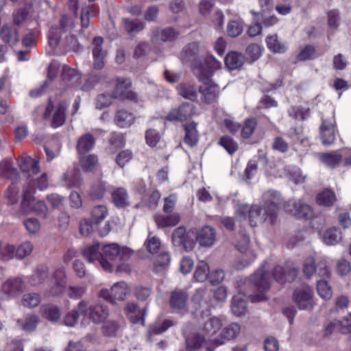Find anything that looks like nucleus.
I'll use <instances>...</instances> for the list:
<instances>
[{
  "label": "nucleus",
  "instance_id": "12",
  "mask_svg": "<svg viewBox=\"0 0 351 351\" xmlns=\"http://www.w3.org/2000/svg\"><path fill=\"white\" fill-rule=\"evenodd\" d=\"M194 114L193 106L190 103H184L178 108L172 109L165 117L169 121H184Z\"/></svg>",
  "mask_w": 351,
  "mask_h": 351
},
{
  "label": "nucleus",
  "instance_id": "33",
  "mask_svg": "<svg viewBox=\"0 0 351 351\" xmlns=\"http://www.w3.org/2000/svg\"><path fill=\"white\" fill-rule=\"evenodd\" d=\"M244 60L245 58L242 53L231 51L227 54L225 58V64L229 69L234 70L243 65Z\"/></svg>",
  "mask_w": 351,
  "mask_h": 351
},
{
  "label": "nucleus",
  "instance_id": "42",
  "mask_svg": "<svg viewBox=\"0 0 351 351\" xmlns=\"http://www.w3.org/2000/svg\"><path fill=\"white\" fill-rule=\"evenodd\" d=\"M66 106L64 103H61L58 104L53 115V119L51 121L52 127L58 128L64 124L66 119Z\"/></svg>",
  "mask_w": 351,
  "mask_h": 351
},
{
  "label": "nucleus",
  "instance_id": "28",
  "mask_svg": "<svg viewBox=\"0 0 351 351\" xmlns=\"http://www.w3.org/2000/svg\"><path fill=\"white\" fill-rule=\"evenodd\" d=\"M184 129L185 131L184 142L190 147H193L197 144L199 139V132L197 130V123L191 122L190 123L184 124Z\"/></svg>",
  "mask_w": 351,
  "mask_h": 351
},
{
  "label": "nucleus",
  "instance_id": "56",
  "mask_svg": "<svg viewBox=\"0 0 351 351\" xmlns=\"http://www.w3.org/2000/svg\"><path fill=\"white\" fill-rule=\"evenodd\" d=\"M40 302V297L38 293H30L23 296L22 304L24 306L34 308Z\"/></svg>",
  "mask_w": 351,
  "mask_h": 351
},
{
  "label": "nucleus",
  "instance_id": "2",
  "mask_svg": "<svg viewBox=\"0 0 351 351\" xmlns=\"http://www.w3.org/2000/svg\"><path fill=\"white\" fill-rule=\"evenodd\" d=\"M132 254L133 251L129 247L120 246L114 243L106 244L101 248V259H99V265L104 271L111 272L117 261L128 260Z\"/></svg>",
  "mask_w": 351,
  "mask_h": 351
},
{
  "label": "nucleus",
  "instance_id": "15",
  "mask_svg": "<svg viewBox=\"0 0 351 351\" xmlns=\"http://www.w3.org/2000/svg\"><path fill=\"white\" fill-rule=\"evenodd\" d=\"M297 274V269L289 264L285 266H276L273 271V277L281 284L293 280Z\"/></svg>",
  "mask_w": 351,
  "mask_h": 351
},
{
  "label": "nucleus",
  "instance_id": "60",
  "mask_svg": "<svg viewBox=\"0 0 351 351\" xmlns=\"http://www.w3.org/2000/svg\"><path fill=\"white\" fill-rule=\"evenodd\" d=\"M38 322V319L37 316L29 315L25 318L24 323H22L20 320L18 321V323L23 330L25 331H32L36 328Z\"/></svg>",
  "mask_w": 351,
  "mask_h": 351
},
{
  "label": "nucleus",
  "instance_id": "4",
  "mask_svg": "<svg viewBox=\"0 0 351 351\" xmlns=\"http://www.w3.org/2000/svg\"><path fill=\"white\" fill-rule=\"evenodd\" d=\"M269 213L266 208H261L258 205H241L236 213L237 218L240 220L248 219L250 226L255 227L259 223L265 222L267 219L269 220Z\"/></svg>",
  "mask_w": 351,
  "mask_h": 351
},
{
  "label": "nucleus",
  "instance_id": "39",
  "mask_svg": "<svg viewBox=\"0 0 351 351\" xmlns=\"http://www.w3.org/2000/svg\"><path fill=\"white\" fill-rule=\"evenodd\" d=\"M231 310L236 316H241L245 313L247 311L246 301L240 294L233 297Z\"/></svg>",
  "mask_w": 351,
  "mask_h": 351
},
{
  "label": "nucleus",
  "instance_id": "27",
  "mask_svg": "<svg viewBox=\"0 0 351 351\" xmlns=\"http://www.w3.org/2000/svg\"><path fill=\"white\" fill-rule=\"evenodd\" d=\"M189 296L186 292L176 289L172 291L170 298V305L176 309H184L188 302Z\"/></svg>",
  "mask_w": 351,
  "mask_h": 351
},
{
  "label": "nucleus",
  "instance_id": "36",
  "mask_svg": "<svg viewBox=\"0 0 351 351\" xmlns=\"http://www.w3.org/2000/svg\"><path fill=\"white\" fill-rule=\"evenodd\" d=\"M266 43L268 49L274 53H282L287 49V45L280 40L276 34L268 36L266 38Z\"/></svg>",
  "mask_w": 351,
  "mask_h": 351
},
{
  "label": "nucleus",
  "instance_id": "14",
  "mask_svg": "<svg viewBox=\"0 0 351 351\" xmlns=\"http://www.w3.org/2000/svg\"><path fill=\"white\" fill-rule=\"evenodd\" d=\"M34 182H29L23 189L22 199L20 203V212L23 214H29L32 211L34 198Z\"/></svg>",
  "mask_w": 351,
  "mask_h": 351
},
{
  "label": "nucleus",
  "instance_id": "18",
  "mask_svg": "<svg viewBox=\"0 0 351 351\" xmlns=\"http://www.w3.org/2000/svg\"><path fill=\"white\" fill-rule=\"evenodd\" d=\"M123 311L133 324H144L146 308L140 310L138 304L130 302L126 304Z\"/></svg>",
  "mask_w": 351,
  "mask_h": 351
},
{
  "label": "nucleus",
  "instance_id": "25",
  "mask_svg": "<svg viewBox=\"0 0 351 351\" xmlns=\"http://www.w3.org/2000/svg\"><path fill=\"white\" fill-rule=\"evenodd\" d=\"M241 332V326L239 324L232 323L226 327L221 332V339H213V343L217 346L221 345L226 340H231L237 337Z\"/></svg>",
  "mask_w": 351,
  "mask_h": 351
},
{
  "label": "nucleus",
  "instance_id": "29",
  "mask_svg": "<svg viewBox=\"0 0 351 351\" xmlns=\"http://www.w3.org/2000/svg\"><path fill=\"white\" fill-rule=\"evenodd\" d=\"M95 143V139L90 134H86L79 138L77 141V151L79 155H84L90 151Z\"/></svg>",
  "mask_w": 351,
  "mask_h": 351
},
{
  "label": "nucleus",
  "instance_id": "44",
  "mask_svg": "<svg viewBox=\"0 0 351 351\" xmlns=\"http://www.w3.org/2000/svg\"><path fill=\"white\" fill-rule=\"evenodd\" d=\"M289 115L292 118L304 121L310 117V109L302 106H291L288 110Z\"/></svg>",
  "mask_w": 351,
  "mask_h": 351
},
{
  "label": "nucleus",
  "instance_id": "10",
  "mask_svg": "<svg viewBox=\"0 0 351 351\" xmlns=\"http://www.w3.org/2000/svg\"><path fill=\"white\" fill-rule=\"evenodd\" d=\"M132 83L129 79L118 78L117 80L116 86L112 91V97L113 98H121L122 99H128L133 101H137L138 95L136 93L129 90Z\"/></svg>",
  "mask_w": 351,
  "mask_h": 351
},
{
  "label": "nucleus",
  "instance_id": "17",
  "mask_svg": "<svg viewBox=\"0 0 351 351\" xmlns=\"http://www.w3.org/2000/svg\"><path fill=\"white\" fill-rule=\"evenodd\" d=\"M25 289L24 281L19 277L10 278L2 285L3 292L10 297H16Z\"/></svg>",
  "mask_w": 351,
  "mask_h": 351
},
{
  "label": "nucleus",
  "instance_id": "22",
  "mask_svg": "<svg viewBox=\"0 0 351 351\" xmlns=\"http://www.w3.org/2000/svg\"><path fill=\"white\" fill-rule=\"evenodd\" d=\"M320 136L324 145H330L335 139V125L327 120L323 119L320 126Z\"/></svg>",
  "mask_w": 351,
  "mask_h": 351
},
{
  "label": "nucleus",
  "instance_id": "52",
  "mask_svg": "<svg viewBox=\"0 0 351 351\" xmlns=\"http://www.w3.org/2000/svg\"><path fill=\"white\" fill-rule=\"evenodd\" d=\"M256 125L257 121L255 119H246L241 128V136L243 138H250L254 132Z\"/></svg>",
  "mask_w": 351,
  "mask_h": 351
},
{
  "label": "nucleus",
  "instance_id": "55",
  "mask_svg": "<svg viewBox=\"0 0 351 351\" xmlns=\"http://www.w3.org/2000/svg\"><path fill=\"white\" fill-rule=\"evenodd\" d=\"M317 291L319 295L325 300H328L332 297V292L331 287L326 280H321L317 283Z\"/></svg>",
  "mask_w": 351,
  "mask_h": 351
},
{
  "label": "nucleus",
  "instance_id": "64",
  "mask_svg": "<svg viewBox=\"0 0 351 351\" xmlns=\"http://www.w3.org/2000/svg\"><path fill=\"white\" fill-rule=\"evenodd\" d=\"M48 210V206L45 202L43 200H38L34 202L32 213H34L38 216L47 218Z\"/></svg>",
  "mask_w": 351,
  "mask_h": 351
},
{
  "label": "nucleus",
  "instance_id": "61",
  "mask_svg": "<svg viewBox=\"0 0 351 351\" xmlns=\"http://www.w3.org/2000/svg\"><path fill=\"white\" fill-rule=\"evenodd\" d=\"M340 21V14L337 10H332L328 12V25L332 30H336Z\"/></svg>",
  "mask_w": 351,
  "mask_h": 351
},
{
  "label": "nucleus",
  "instance_id": "59",
  "mask_svg": "<svg viewBox=\"0 0 351 351\" xmlns=\"http://www.w3.org/2000/svg\"><path fill=\"white\" fill-rule=\"evenodd\" d=\"M302 270L306 278H311L315 274L316 265L313 257L310 256L304 260Z\"/></svg>",
  "mask_w": 351,
  "mask_h": 351
},
{
  "label": "nucleus",
  "instance_id": "20",
  "mask_svg": "<svg viewBox=\"0 0 351 351\" xmlns=\"http://www.w3.org/2000/svg\"><path fill=\"white\" fill-rule=\"evenodd\" d=\"M88 313V302L81 300L77 306L69 311L64 317V322L68 326H74L80 316H85Z\"/></svg>",
  "mask_w": 351,
  "mask_h": 351
},
{
  "label": "nucleus",
  "instance_id": "30",
  "mask_svg": "<svg viewBox=\"0 0 351 351\" xmlns=\"http://www.w3.org/2000/svg\"><path fill=\"white\" fill-rule=\"evenodd\" d=\"M178 36L177 32L171 28L156 30L153 33L152 40L156 44L174 40Z\"/></svg>",
  "mask_w": 351,
  "mask_h": 351
},
{
  "label": "nucleus",
  "instance_id": "46",
  "mask_svg": "<svg viewBox=\"0 0 351 351\" xmlns=\"http://www.w3.org/2000/svg\"><path fill=\"white\" fill-rule=\"evenodd\" d=\"M341 239L340 231L335 228L327 230L323 237L324 242L329 245H335Z\"/></svg>",
  "mask_w": 351,
  "mask_h": 351
},
{
  "label": "nucleus",
  "instance_id": "48",
  "mask_svg": "<svg viewBox=\"0 0 351 351\" xmlns=\"http://www.w3.org/2000/svg\"><path fill=\"white\" fill-rule=\"evenodd\" d=\"M108 214V210L105 205H97L91 210V218L93 221L98 225L101 221L104 219Z\"/></svg>",
  "mask_w": 351,
  "mask_h": 351
},
{
  "label": "nucleus",
  "instance_id": "41",
  "mask_svg": "<svg viewBox=\"0 0 351 351\" xmlns=\"http://www.w3.org/2000/svg\"><path fill=\"white\" fill-rule=\"evenodd\" d=\"M205 341V337L198 333H193L186 339V349L194 351L202 347Z\"/></svg>",
  "mask_w": 351,
  "mask_h": 351
},
{
  "label": "nucleus",
  "instance_id": "24",
  "mask_svg": "<svg viewBox=\"0 0 351 351\" xmlns=\"http://www.w3.org/2000/svg\"><path fill=\"white\" fill-rule=\"evenodd\" d=\"M154 218L159 228L176 226L180 221V216L177 213L167 216L156 214Z\"/></svg>",
  "mask_w": 351,
  "mask_h": 351
},
{
  "label": "nucleus",
  "instance_id": "35",
  "mask_svg": "<svg viewBox=\"0 0 351 351\" xmlns=\"http://www.w3.org/2000/svg\"><path fill=\"white\" fill-rule=\"evenodd\" d=\"M112 198L117 207L124 208L130 205L128 195L123 188L114 189L112 193Z\"/></svg>",
  "mask_w": 351,
  "mask_h": 351
},
{
  "label": "nucleus",
  "instance_id": "50",
  "mask_svg": "<svg viewBox=\"0 0 351 351\" xmlns=\"http://www.w3.org/2000/svg\"><path fill=\"white\" fill-rule=\"evenodd\" d=\"M101 327L102 332L108 337H114L120 328V324L116 320H106Z\"/></svg>",
  "mask_w": 351,
  "mask_h": 351
},
{
  "label": "nucleus",
  "instance_id": "1",
  "mask_svg": "<svg viewBox=\"0 0 351 351\" xmlns=\"http://www.w3.org/2000/svg\"><path fill=\"white\" fill-rule=\"evenodd\" d=\"M221 63L212 55L207 56L204 61L193 68V72L204 86L198 88L199 101L210 104L217 101L220 89L218 84L211 82L214 72L220 69Z\"/></svg>",
  "mask_w": 351,
  "mask_h": 351
},
{
  "label": "nucleus",
  "instance_id": "45",
  "mask_svg": "<svg viewBox=\"0 0 351 351\" xmlns=\"http://www.w3.org/2000/svg\"><path fill=\"white\" fill-rule=\"evenodd\" d=\"M209 274L210 269L208 265L204 261H200L197 265L194 273V278L197 282H204L210 277Z\"/></svg>",
  "mask_w": 351,
  "mask_h": 351
},
{
  "label": "nucleus",
  "instance_id": "51",
  "mask_svg": "<svg viewBox=\"0 0 351 351\" xmlns=\"http://www.w3.org/2000/svg\"><path fill=\"white\" fill-rule=\"evenodd\" d=\"M43 315L50 322H57L60 317V311L58 306L49 305L43 308Z\"/></svg>",
  "mask_w": 351,
  "mask_h": 351
},
{
  "label": "nucleus",
  "instance_id": "62",
  "mask_svg": "<svg viewBox=\"0 0 351 351\" xmlns=\"http://www.w3.org/2000/svg\"><path fill=\"white\" fill-rule=\"evenodd\" d=\"M26 230L31 234H35L40 230V224L36 218H28L23 221Z\"/></svg>",
  "mask_w": 351,
  "mask_h": 351
},
{
  "label": "nucleus",
  "instance_id": "23",
  "mask_svg": "<svg viewBox=\"0 0 351 351\" xmlns=\"http://www.w3.org/2000/svg\"><path fill=\"white\" fill-rule=\"evenodd\" d=\"M39 160L28 156H22L19 159V165L23 173L32 172L37 174L40 171Z\"/></svg>",
  "mask_w": 351,
  "mask_h": 351
},
{
  "label": "nucleus",
  "instance_id": "57",
  "mask_svg": "<svg viewBox=\"0 0 351 351\" xmlns=\"http://www.w3.org/2000/svg\"><path fill=\"white\" fill-rule=\"evenodd\" d=\"M125 30L130 34H135L145 27L144 23L134 20L125 19L123 20Z\"/></svg>",
  "mask_w": 351,
  "mask_h": 351
},
{
  "label": "nucleus",
  "instance_id": "38",
  "mask_svg": "<svg viewBox=\"0 0 351 351\" xmlns=\"http://www.w3.org/2000/svg\"><path fill=\"white\" fill-rule=\"evenodd\" d=\"M222 327L221 320L216 317L209 318L204 324L203 331L208 337L215 335Z\"/></svg>",
  "mask_w": 351,
  "mask_h": 351
},
{
  "label": "nucleus",
  "instance_id": "37",
  "mask_svg": "<svg viewBox=\"0 0 351 351\" xmlns=\"http://www.w3.org/2000/svg\"><path fill=\"white\" fill-rule=\"evenodd\" d=\"M99 250V243H97L85 247L83 255L88 262L94 263L97 261L99 263V259H101V251L100 252Z\"/></svg>",
  "mask_w": 351,
  "mask_h": 351
},
{
  "label": "nucleus",
  "instance_id": "5",
  "mask_svg": "<svg viewBox=\"0 0 351 351\" xmlns=\"http://www.w3.org/2000/svg\"><path fill=\"white\" fill-rule=\"evenodd\" d=\"M130 288L128 285L121 281L114 283L111 289H103L99 291V297L104 299L112 304H117V302H123L130 295Z\"/></svg>",
  "mask_w": 351,
  "mask_h": 351
},
{
  "label": "nucleus",
  "instance_id": "53",
  "mask_svg": "<svg viewBox=\"0 0 351 351\" xmlns=\"http://www.w3.org/2000/svg\"><path fill=\"white\" fill-rule=\"evenodd\" d=\"M219 144L221 145L230 154H233L238 149V145L231 137L223 136L220 138Z\"/></svg>",
  "mask_w": 351,
  "mask_h": 351
},
{
  "label": "nucleus",
  "instance_id": "43",
  "mask_svg": "<svg viewBox=\"0 0 351 351\" xmlns=\"http://www.w3.org/2000/svg\"><path fill=\"white\" fill-rule=\"evenodd\" d=\"M336 201V196L333 191L329 189H325L319 193L317 196V202L319 205L330 206Z\"/></svg>",
  "mask_w": 351,
  "mask_h": 351
},
{
  "label": "nucleus",
  "instance_id": "19",
  "mask_svg": "<svg viewBox=\"0 0 351 351\" xmlns=\"http://www.w3.org/2000/svg\"><path fill=\"white\" fill-rule=\"evenodd\" d=\"M172 241L174 245L182 246L187 251L193 250L195 246V242L189 239L185 228L182 226L174 230Z\"/></svg>",
  "mask_w": 351,
  "mask_h": 351
},
{
  "label": "nucleus",
  "instance_id": "16",
  "mask_svg": "<svg viewBox=\"0 0 351 351\" xmlns=\"http://www.w3.org/2000/svg\"><path fill=\"white\" fill-rule=\"evenodd\" d=\"M216 239V230L209 226H204L196 234V241L202 247H210L213 246Z\"/></svg>",
  "mask_w": 351,
  "mask_h": 351
},
{
  "label": "nucleus",
  "instance_id": "6",
  "mask_svg": "<svg viewBox=\"0 0 351 351\" xmlns=\"http://www.w3.org/2000/svg\"><path fill=\"white\" fill-rule=\"evenodd\" d=\"M59 23L60 27H51L48 34L49 45L53 48L58 45L62 34L69 32L74 27L73 19L67 15H62L60 19Z\"/></svg>",
  "mask_w": 351,
  "mask_h": 351
},
{
  "label": "nucleus",
  "instance_id": "54",
  "mask_svg": "<svg viewBox=\"0 0 351 351\" xmlns=\"http://www.w3.org/2000/svg\"><path fill=\"white\" fill-rule=\"evenodd\" d=\"M78 172V170L73 169L62 175V180L65 182L66 186L71 187L79 183Z\"/></svg>",
  "mask_w": 351,
  "mask_h": 351
},
{
  "label": "nucleus",
  "instance_id": "40",
  "mask_svg": "<svg viewBox=\"0 0 351 351\" xmlns=\"http://www.w3.org/2000/svg\"><path fill=\"white\" fill-rule=\"evenodd\" d=\"M134 119V118L132 113L120 110L116 113L114 121L118 126L125 128L130 126L133 123Z\"/></svg>",
  "mask_w": 351,
  "mask_h": 351
},
{
  "label": "nucleus",
  "instance_id": "58",
  "mask_svg": "<svg viewBox=\"0 0 351 351\" xmlns=\"http://www.w3.org/2000/svg\"><path fill=\"white\" fill-rule=\"evenodd\" d=\"M19 189L14 184L10 185L5 191V195L8 204L14 205L19 201Z\"/></svg>",
  "mask_w": 351,
  "mask_h": 351
},
{
  "label": "nucleus",
  "instance_id": "26",
  "mask_svg": "<svg viewBox=\"0 0 351 351\" xmlns=\"http://www.w3.org/2000/svg\"><path fill=\"white\" fill-rule=\"evenodd\" d=\"M56 287L50 290L52 295H58L62 293L66 285V271L64 267L58 268L53 274Z\"/></svg>",
  "mask_w": 351,
  "mask_h": 351
},
{
  "label": "nucleus",
  "instance_id": "7",
  "mask_svg": "<svg viewBox=\"0 0 351 351\" xmlns=\"http://www.w3.org/2000/svg\"><path fill=\"white\" fill-rule=\"evenodd\" d=\"M293 300L300 309L311 310L314 306L312 289L308 286L297 289L293 293Z\"/></svg>",
  "mask_w": 351,
  "mask_h": 351
},
{
  "label": "nucleus",
  "instance_id": "49",
  "mask_svg": "<svg viewBox=\"0 0 351 351\" xmlns=\"http://www.w3.org/2000/svg\"><path fill=\"white\" fill-rule=\"evenodd\" d=\"M80 156V165L85 171H90L96 167L97 158L95 155Z\"/></svg>",
  "mask_w": 351,
  "mask_h": 351
},
{
  "label": "nucleus",
  "instance_id": "8",
  "mask_svg": "<svg viewBox=\"0 0 351 351\" xmlns=\"http://www.w3.org/2000/svg\"><path fill=\"white\" fill-rule=\"evenodd\" d=\"M284 208L287 212L298 219H310L313 216L312 208L300 201L298 202L289 201L285 204Z\"/></svg>",
  "mask_w": 351,
  "mask_h": 351
},
{
  "label": "nucleus",
  "instance_id": "3",
  "mask_svg": "<svg viewBox=\"0 0 351 351\" xmlns=\"http://www.w3.org/2000/svg\"><path fill=\"white\" fill-rule=\"evenodd\" d=\"M271 280V274L265 269V266L261 267L251 276L250 282L254 291L252 293H249V295L253 302L266 300V293L269 289Z\"/></svg>",
  "mask_w": 351,
  "mask_h": 351
},
{
  "label": "nucleus",
  "instance_id": "63",
  "mask_svg": "<svg viewBox=\"0 0 351 351\" xmlns=\"http://www.w3.org/2000/svg\"><path fill=\"white\" fill-rule=\"evenodd\" d=\"M33 250V245L29 241H26L20 245L16 250V256L23 258L29 256Z\"/></svg>",
  "mask_w": 351,
  "mask_h": 351
},
{
  "label": "nucleus",
  "instance_id": "47",
  "mask_svg": "<svg viewBox=\"0 0 351 351\" xmlns=\"http://www.w3.org/2000/svg\"><path fill=\"white\" fill-rule=\"evenodd\" d=\"M0 36L2 40L7 43H15L19 40L18 33L16 30H12L8 25H5L1 32Z\"/></svg>",
  "mask_w": 351,
  "mask_h": 351
},
{
  "label": "nucleus",
  "instance_id": "34",
  "mask_svg": "<svg viewBox=\"0 0 351 351\" xmlns=\"http://www.w3.org/2000/svg\"><path fill=\"white\" fill-rule=\"evenodd\" d=\"M0 176L5 177L14 182L19 180V173L16 169L12 167L10 160H5L0 163Z\"/></svg>",
  "mask_w": 351,
  "mask_h": 351
},
{
  "label": "nucleus",
  "instance_id": "9",
  "mask_svg": "<svg viewBox=\"0 0 351 351\" xmlns=\"http://www.w3.org/2000/svg\"><path fill=\"white\" fill-rule=\"evenodd\" d=\"M263 206L266 208L269 213V221L274 223L276 219V211L281 204V197L278 192L275 191H268L263 195Z\"/></svg>",
  "mask_w": 351,
  "mask_h": 351
},
{
  "label": "nucleus",
  "instance_id": "32",
  "mask_svg": "<svg viewBox=\"0 0 351 351\" xmlns=\"http://www.w3.org/2000/svg\"><path fill=\"white\" fill-rule=\"evenodd\" d=\"M318 156L322 162L330 168L336 167L342 161V156L337 152L320 153Z\"/></svg>",
  "mask_w": 351,
  "mask_h": 351
},
{
  "label": "nucleus",
  "instance_id": "31",
  "mask_svg": "<svg viewBox=\"0 0 351 351\" xmlns=\"http://www.w3.org/2000/svg\"><path fill=\"white\" fill-rule=\"evenodd\" d=\"M179 95L185 99L195 101L198 97V89L197 87L191 83H183L180 84L178 88Z\"/></svg>",
  "mask_w": 351,
  "mask_h": 351
},
{
  "label": "nucleus",
  "instance_id": "13",
  "mask_svg": "<svg viewBox=\"0 0 351 351\" xmlns=\"http://www.w3.org/2000/svg\"><path fill=\"white\" fill-rule=\"evenodd\" d=\"M103 43L104 39L101 36L94 38L92 42L93 68L97 70L101 69L105 64L104 59L107 56V52L102 48Z\"/></svg>",
  "mask_w": 351,
  "mask_h": 351
},
{
  "label": "nucleus",
  "instance_id": "21",
  "mask_svg": "<svg viewBox=\"0 0 351 351\" xmlns=\"http://www.w3.org/2000/svg\"><path fill=\"white\" fill-rule=\"evenodd\" d=\"M62 79L68 87H76L81 84V74L67 65L62 67Z\"/></svg>",
  "mask_w": 351,
  "mask_h": 351
},
{
  "label": "nucleus",
  "instance_id": "11",
  "mask_svg": "<svg viewBox=\"0 0 351 351\" xmlns=\"http://www.w3.org/2000/svg\"><path fill=\"white\" fill-rule=\"evenodd\" d=\"M110 315L108 306L103 303L97 302L90 306L88 305V318L95 324L104 322Z\"/></svg>",
  "mask_w": 351,
  "mask_h": 351
}]
</instances>
